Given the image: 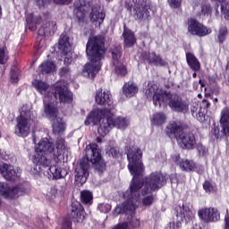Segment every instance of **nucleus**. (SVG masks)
<instances>
[{
	"label": "nucleus",
	"mask_w": 229,
	"mask_h": 229,
	"mask_svg": "<svg viewBox=\"0 0 229 229\" xmlns=\"http://www.w3.org/2000/svg\"><path fill=\"white\" fill-rule=\"evenodd\" d=\"M128 169L133 176L129 189L123 193L124 202L116 206L114 210V216L123 214L126 217L124 223L118 224L113 229H132L140 226V220L135 216V210L140 201V191L143 196L151 194L165 185V177L158 172L152 173L148 177L139 181V177L144 171L142 165V150L139 148H131L127 153Z\"/></svg>",
	"instance_id": "f257e3e1"
},
{
	"label": "nucleus",
	"mask_w": 229,
	"mask_h": 229,
	"mask_svg": "<svg viewBox=\"0 0 229 229\" xmlns=\"http://www.w3.org/2000/svg\"><path fill=\"white\" fill-rule=\"evenodd\" d=\"M35 151L36 154L32 158L34 165L30 169V173L33 174H40L42 167H49L51 165V158L62 160L64 157H69L71 155L70 148L65 144V140L62 138L56 140L55 148L51 140L43 138L36 144Z\"/></svg>",
	"instance_id": "f03ea898"
},
{
	"label": "nucleus",
	"mask_w": 229,
	"mask_h": 229,
	"mask_svg": "<svg viewBox=\"0 0 229 229\" xmlns=\"http://www.w3.org/2000/svg\"><path fill=\"white\" fill-rule=\"evenodd\" d=\"M33 87L43 96L44 112L49 121L53 123V131L55 133H64L65 131V122L58 116V106L53 98V90L55 86L47 84L41 80L32 81Z\"/></svg>",
	"instance_id": "7ed1b4c3"
},
{
	"label": "nucleus",
	"mask_w": 229,
	"mask_h": 229,
	"mask_svg": "<svg viewBox=\"0 0 229 229\" xmlns=\"http://www.w3.org/2000/svg\"><path fill=\"white\" fill-rule=\"evenodd\" d=\"M144 94L148 99L152 98L155 106H159V108H165L168 106L174 112H182V114L189 110V104L182 100V98L158 89V86L153 82L148 84Z\"/></svg>",
	"instance_id": "20e7f679"
},
{
	"label": "nucleus",
	"mask_w": 229,
	"mask_h": 229,
	"mask_svg": "<svg viewBox=\"0 0 229 229\" xmlns=\"http://www.w3.org/2000/svg\"><path fill=\"white\" fill-rule=\"evenodd\" d=\"M86 53L89 62L83 66L82 76L94 80L96 74L101 70V58L105 55L103 37L96 36L89 38L86 46Z\"/></svg>",
	"instance_id": "39448f33"
},
{
	"label": "nucleus",
	"mask_w": 229,
	"mask_h": 229,
	"mask_svg": "<svg viewBox=\"0 0 229 229\" xmlns=\"http://www.w3.org/2000/svg\"><path fill=\"white\" fill-rule=\"evenodd\" d=\"M89 161L91 164H98L101 161V152L98 144L91 143L86 147V158H82L75 168V182L77 185H83L89 178Z\"/></svg>",
	"instance_id": "423d86ee"
},
{
	"label": "nucleus",
	"mask_w": 229,
	"mask_h": 229,
	"mask_svg": "<svg viewBox=\"0 0 229 229\" xmlns=\"http://www.w3.org/2000/svg\"><path fill=\"white\" fill-rule=\"evenodd\" d=\"M35 119H37V113L33 111V106L31 104L23 105L20 112V116L17 118L16 135L18 137H28L30 135L31 121H35Z\"/></svg>",
	"instance_id": "0eeeda50"
},
{
	"label": "nucleus",
	"mask_w": 229,
	"mask_h": 229,
	"mask_svg": "<svg viewBox=\"0 0 229 229\" xmlns=\"http://www.w3.org/2000/svg\"><path fill=\"white\" fill-rule=\"evenodd\" d=\"M166 133L171 139L176 138L177 142L182 144L186 149H192L196 144L194 134L183 132L182 126L176 123H172L166 127Z\"/></svg>",
	"instance_id": "6e6552de"
},
{
	"label": "nucleus",
	"mask_w": 229,
	"mask_h": 229,
	"mask_svg": "<svg viewBox=\"0 0 229 229\" xmlns=\"http://www.w3.org/2000/svg\"><path fill=\"white\" fill-rule=\"evenodd\" d=\"M124 6L136 20L148 19L151 15V8L144 0H125Z\"/></svg>",
	"instance_id": "1a4fd4ad"
},
{
	"label": "nucleus",
	"mask_w": 229,
	"mask_h": 229,
	"mask_svg": "<svg viewBox=\"0 0 229 229\" xmlns=\"http://www.w3.org/2000/svg\"><path fill=\"white\" fill-rule=\"evenodd\" d=\"M175 217H174V221L170 222L169 226L165 229H180L182 228V221H192L194 219V216L196 215V211L194 209L189 208L187 204H182V206H177L174 208Z\"/></svg>",
	"instance_id": "9d476101"
},
{
	"label": "nucleus",
	"mask_w": 229,
	"mask_h": 229,
	"mask_svg": "<svg viewBox=\"0 0 229 229\" xmlns=\"http://www.w3.org/2000/svg\"><path fill=\"white\" fill-rule=\"evenodd\" d=\"M106 121L107 125L102 124L100 127H98V130L101 137H106V135H108L112 128L126 130V128H128V124H130V122L126 120V118L122 116H115L112 111L109 113V114H107V119Z\"/></svg>",
	"instance_id": "9b49d317"
},
{
	"label": "nucleus",
	"mask_w": 229,
	"mask_h": 229,
	"mask_svg": "<svg viewBox=\"0 0 229 229\" xmlns=\"http://www.w3.org/2000/svg\"><path fill=\"white\" fill-rule=\"evenodd\" d=\"M112 111L109 109H99L95 108L93 109L86 117L84 121L85 126H90L92 124L93 126L99 125V128L102 124H105V126H107L106 120L108 119V115H110V113Z\"/></svg>",
	"instance_id": "f8f14e48"
},
{
	"label": "nucleus",
	"mask_w": 229,
	"mask_h": 229,
	"mask_svg": "<svg viewBox=\"0 0 229 229\" xmlns=\"http://www.w3.org/2000/svg\"><path fill=\"white\" fill-rule=\"evenodd\" d=\"M53 99H59L61 103L69 104L72 101V92L67 88L65 81H59L54 85Z\"/></svg>",
	"instance_id": "ddd939ff"
},
{
	"label": "nucleus",
	"mask_w": 229,
	"mask_h": 229,
	"mask_svg": "<svg viewBox=\"0 0 229 229\" xmlns=\"http://www.w3.org/2000/svg\"><path fill=\"white\" fill-rule=\"evenodd\" d=\"M58 49L61 56L64 58V64L70 65L72 63V47L69 42V37L64 34L60 36Z\"/></svg>",
	"instance_id": "4468645a"
},
{
	"label": "nucleus",
	"mask_w": 229,
	"mask_h": 229,
	"mask_svg": "<svg viewBox=\"0 0 229 229\" xmlns=\"http://www.w3.org/2000/svg\"><path fill=\"white\" fill-rule=\"evenodd\" d=\"M123 51V48L121 46H117L116 47L113 48L111 50L112 54V64L114 67V71L117 76H126L128 74V70L126 69V66L123 64V62H121V53Z\"/></svg>",
	"instance_id": "2eb2a0df"
},
{
	"label": "nucleus",
	"mask_w": 229,
	"mask_h": 229,
	"mask_svg": "<svg viewBox=\"0 0 229 229\" xmlns=\"http://www.w3.org/2000/svg\"><path fill=\"white\" fill-rule=\"evenodd\" d=\"M188 33L197 37H206V35H210L212 30L205 27L197 20L191 19L188 21Z\"/></svg>",
	"instance_id": "dca6fc26"
},
{
	"label": "nucleus",
	"mask_w": 229,
	"mask_h": 229,
	"mask_svg": "<svg viewBox=\"0 0 229 229\" xmlns=\"http://www.w3.org/2000/svg\"><path fill=\"white\" fill-rule=\"evenodd\" d=\"M22 194V191L18 186L10 187L6 182H0V196L5 198V199H15Z\"/></svg>",
	"instance_id": "f3484780"
},
{
	"label": "nucleus",
	"mask_w": 229,
	"mask_h": 229,
	"mask_svg": "<svg viewBox=\"0 0 229 229\" xmlns=\"http://www.w3.org/2000/svg\"><path fill=\"white\" fill-rule=\"evenodd\" d=\"M0 173L5 180H17L21 178V168H14L12 165L0 164Z\"/></svg>",
	"instance_id": "a211bd4d"
},
{
	"label": "nucleus",
	"mask_w": 229,
	"mask_h": 229,
	"mask_svg": "<svg viewBox=\"0 0 229 229\" xmlns=\"http://www.w3.org/2000/svg\"><path fill=\"white\" fill-rule=\"evenodd\" d=\"M73 13L79 22H83L85 17L87 16V10H89V4L87 0H79L74 4Z\"/></svg>",
	"instance_id": "6ab92c4d"
},
{
	"label": "nucleus",
	"mask_w": 229,
	"mask_h": 229,
	"mask_svg": "<svg viewBox=\"0 0 229 229\" xmlns=\"http://www.w3.org/2000/svg\"><path fill=\"white\" fill-rule=\"evenodd\" d=\"M199 217L207 223L210 221H219V212L216 208H204L199 211Z\"/></svg>",
	"instance_id": "aec40b11"
},
{
	"label": "nucleus",
	"mask_w": 229,
	"mask_h": 229,
	"mask_svg": "<svg viewBox=\"0 0 229 229\" xmlns=\"http://www.w3.org/2000/svg\"><path fill=\"white\" fill-rule=\"evenodd\" d=\"M47 177L49 180H60L67 176V170L58 166V165L50 166L47 170Z\"/></svg>",
	"instance_id": "412c9836"
},
{
	"label": "nucleus",
	"mask_w": 229,
	"mask_h": 229,
	"mask_svg": "<svg viewBox=\"0 0 229 229\" xmlns=\"http://www.w3.org/2000/svg\"><path fill=\"white\" fill-rule=\"evenodd\" d=\"M105 11L99 5H94L91 9L90 19L92 22H95L96 26H101L103 21H105Z\"/></svg>",
	"instance_id": "4be33fe9"
},
{
	"label": "nucleus",
	"mask_w": 229,
	"mask_h": 229,
	"mask_svg": "<svg viewBox=\"0 0 229 229\" xmlns=\"http://www.w3.org/2000/svg\"><path fill=\"white\" fill-rule=\"evenodd\" d=\"M72 217L75 223H82L85 220V211L79 202L72 204Z\"/></svg>",
	"instance_id": "5701e85b"
},
{
	"label": "nucleus",
	"mask_w": 229,
	"mask_h": 229,
	"mask_svg": "<svg viewBox=\"0 0 229 229\" xmlns=\"http://www.w3.org/2000/svg\"><path fill=\"white\" fill-rule=\"evenodd\" d=\"M142 58H144V60H148L149 64H154L155 65H167V63L155 52L144 53L142 54Z\"/></svg>",
	"instance_id": "b1692460"
},
{
	"label": "nucleus",
	"mask_w": 229,
	"mask_h": 229,
	"mask_svg": "<svg viewBox=\"0 0 229 229\" xmlns=\"http://www.w3.org/2000/svg\"><path fill=\"white\" fill-rule=\"evenodd\" d=\"M220 126L225 133H229V108L224 107L220 113Z\"/></svg>",
	"instance_id": "393cba45"
},
{
	"label": "nucleus",
	"mask_w": 229,
	"mask_h": 229,
	"mask_svg": "<svg viewBox=\"0 0 229 229\" xmlns=\"http://www.w3.org/2000/svg\"><path fill=\"white\" fill-rule=\"evenodd\" d=\"M55 31H56V22L51 21L43 25L38 30V35H41L44 37H51V35H55Z\"/></svg>",
	"instance_id": "a878e982"
},
{
	"label": "nucleus",
	"mask_w": 229,
	"mask_h": 229,
	"mask_svg": "<svg viewBox=\"0 0 229 229\" xmlns=\"http://www.w3.org/2000/svg\"><path fill=\"white\" fill-rule=\"evenodd\" d=\"M110 91L98 89L96 93L95 101L98 105H108L110 103Z\"/></svg>",
	"instance_id": "bb28decb"
},
{
	"label": "nucleus",
	"mask_w": 229,
	"mask_h": 229,
	"mask_svg": "<svg viewBox=\"0 0 229 229\" xmlns=\"http://www.w3.org/2000/svg\"><path fill=\"white\" fill-rule=\"evenodd\" d=\"M208 106H210V103H208L207 99L202 100L198 113L193 117H196L199 123H205V121H207V108H208Z\"/></svg>",
	"instance_id": "cd10ccee"
},
{
	"label": "nucleus",
	"mask_w": 229,
	"mask_h": 229,
	"mask_svg": "<svg viewBox=\"0 0 229 229\" xmlns=\"http://www.w3.org/2000/svg\"><path fill=\"white\" fill-rule=\"evenodd\" d=\"M137 92H139V87H137V84L133 82H127L123 85V94H124L126 98H133Z\"/></svg>",
	"instance_id": "c85d7f7f"
},
{
	"label": "nucleus",
	"mask_w": 229,
	"mask_h": 229,
	"mask_svg": "<svg viewBox=\"0 0 229 229\" xmlns=\"http://www.w3.org/2000/svg\"><path fill=\"white\" fill-rule=\"evenodd\" d=\"M38 71L41 74H50V72L56 71V64L52 61H45L39 65Z\"/></svg>",
	"instance_id": "c756f323"
},
{
	"label": "nucleus",
	"mask_w": 229,
	"mask_h": 229,
	"mask_svg": "<svg viewBox=\"0 0 229 229\" xmlns=\"http://www.w3.org/2000/svg\"><path fill=\"white\" fill-rule=\"evenodd\" d=\"M38 22H40V19H38V15L33 13H28L26 15V28H29L31 31L37 29Z\"/></svg>",
	"instance_id": "7c9ffc66"
},
{
	"label": "nucleus",
	"mask_w": 229,
	"mask_h": 229,
	"mask_svg": "<svg viewBox=\"0 0 229 229\" xmlns=\"http://www.w3.org/2000/svg\"><path fill=\"white\" fill-rule=\"evenodd\" d=\"M186 60L189 67H191L192 71H199V69H201V64L194 54L187 53Z\"/></svg>",
	"instance_id": "2f4dec72"
},
{
	"label": "nucleus",
	"mask_w": 229,
	"mask_h": 229,
	"mask_svg": "<svg viewBox=\"0 0 229 229\" xmlns=\"http://www.w3.org/2000/svg\"><path fill=\"white\" fill-rule=\"evenodd\" d=\"M123 40H124V45L126 47H131L134 46L136 39H135V35H133V32L128 29H124L123 33Z\"/></svg>",
	"instance_id": "473e14b6"
},
{
	"label": "nucleus",
	"mask_w": 229,
	"mask_h": 229,
	"mask_svg": "<svg viewBox=\"0 0 229 229\" xmlns=\"http://www.w3.org/2000/svg\"><path fill=\"white\" fill-rule=\"evenodd\" d=\"M167 116L164 113H156L152 115L150 121L154 126H162L165 123Z\"/></svg>",
	"instance_id": "72a5a7b5"
},
{
	"label": "nucleus",
	"mask_w": 229,
	"mask_h": 229,
	"mask_svg": "<svg viewBox=\"0 0 229 229\" xmlns=\"http://www.w3.org/2000/svg\"><path fill=\"white\" fill-rule=\"evenodd\" d=\"M211 135L215 139H222V137H229V133L225 132V131L219 129V126L214 125L211 129Z\"/></svg>",
	"instance_id": "f704fd0d"
},
{
	"label": "nucleus",
	"mask_w": 229,
	"mask_h": 229,
	"mask_svg": "<svg viewBox=\"0 0 229 229\" xmlns=\"http://www.w3.org/2000/svg\"><path fill=\"white\" fill-rule=\"evenodd\" d=\"M179 165L182 171H192V169L195 167L194 162L189 161L187 159L179 161Z\"/></svg>",
	"instance_id": "c9c22d12"
},
{
	"label": "nucleus",
	"mask_w": 229,
	"mask_h": 229,
	"mask_svg": "<svg viewBox=\"0 0 229 229\" xmlns=\"http://www.w3.org/2000/svg\"><path fill=\"white\" fill-rule=\"evenodd\" d=\"M56 196H58V190L56 187H51L46 193V198L48 201H55V199H56Z\"/></svg>",
	"instance_id": "e433bc0d"
},
{
	"label": "nucleus",
	"mask_w": 229,
	"mask_h": 229,
	"mask_svg": "<svg viewBox=\"0 0 229 229\" xmlns=\"http://www.w3.org/2000/svg\"><path fill=\"white\" fill-rule=\"evenodd\" d=\"M81 199L85 205L92 203V192L89 191H83L81 192Z\"/></svg>",
	"instance_id": "4c0bfd02"
},
{
	"label": "nucleus",
	"mask_w": 229,
	"mask_h": 229,
	"mask_svg": "<svg viewBox=\"0 0 229 229\" xmlns=\"http://www.w3.org/2000/svg\"><path fill=\"white\" fill-rule=\"evenodd\" d=\"M8 62V48L6 47H0V64L4 65Z\"/></svg>",
	"instance_id": "58836bf2"
},
{
	"label": "nucleus",
	"mask_w": 229,
	"mask_h": 229,
	"mask_svg": "<svg viewBox=\"0 0 229 229\" xmlns=\"http://www.w3.org/2000/svg\"><path fill=\"white\" fill-rule=\"evenodd\" d=\"M221 12L225 19L229 21V3L228 1H224L221 3Z\"/></svg>",
	"instance_id": "ea45409f"
},
{
	"label": "nucleus",
	"mask_w": 229,
	"mask_h": 229,
	"mask_svg": "<svg viewBox=\"0 0 229 229\" xmlns=\"http://www.w3.org/2000/svg\"><path fill=\"white\" fill-rule=\"evenodd\" d=\"M154 201L155 198L153 197V195H147L141 199V205L143 207H151Z\"/></svg>",
	"instance_id": "a19ab883"
},
{
	"label": "nucleus",
	"mask_w": 229,
	"mask_h": 229,
	"mask_svg": "<svg viewBox=\"0 0 229 229\" xmlns=\"http://www.w3.org/2000/svg\"><path fill=\"white\" fill-rule=\"evenodd\" d=\"M203 188L206 191V192H209V193H213V192H216V191H217V187L216 186V184H212L208 181H206L203 183Z\"/></svg>",
	"instance_id": "79ce46f5"
},
{
	"label": "nucleus",
	"mask_w": 229,
	"mask_h": 229,
	"mask_svg": "<svg viewBox=\"0 0 229 229\" xmlns=\"http://www.w3.org/2000/svg\"><path fill=\"white\" fill-rule=\"evenodd\" d=\"M227 33H228V31L226 30V28H221L218 30L217 38H218V42L220 44H223L225 42V40H226Z\"/></svg>",
	"instance_id": "37998d69"
},
{
	"label": "nucleus",
	"mask_w": 229,
	"mask_h": 229,
	"mask_svg": "<svg viewBox=\"0 0 229 229\" xmlns=\"http://www.w3.org/2000/svg\"><path fill=\"white\" fill-rule=\"evenodd\" d=\"M106 155H108V157H112L113 158H117V157H119L120 155L119 148L117 147L107 148Z\"/></svg>",
	"instance_id": "c03bdc74"
},
{
	"label": "nucleus",
	"mask_w": 229,
	"mask_h": 229,
	"mask_svg": "<svg viewBox=\"0 0 229 229\" xmlns=\"http://www.w3.org/2000/svg\"><path fill=\"white\" fill-rule=\"evenodd\" d=\"M10 80L12 83H17L19 81V71L17 69L11 70Z\"/></svg>",
	"instance_id": "a18cd8bd"
},
{
	"label": "nucleus",
	"mask_w": 229,
	"mask_h": 229,
	"mask_svg": "<svg viewBox=\"0 0 229 229\" xmlns=\"http://www.w3.org/2000/svg\"><path fill=\"white\" fill-rule=\"evenodd\" d=\"M201 15L205 17H208V15L212 14V7L209 4H204L201 6Z\"/></svg>",
	"instance_id": "49530a36"
},
{
	"label": "nucleus",
	"mask_w": 229,
	"mask_h": 229,
	"mask_svg": "<svg viewBox=\"0 0 229 229\" xmlns=\"http://www.w3.org/2000/svg\"><path fill=\"white\" fill-rule=\"evenodd\" d=\"M98 208L100 212L106 214L112 210V206H110V204H99Z\"/></svg>",
	"instance_id": "de8ad7c7"
},
{
	"label": "nucleus",
	"mask_w": 229,
	"mask_h": 229,
	"mask_svg": "<svg viewBox=\"0 0 229 229\" xmlns=\"http://www.w3.org/2000/svg\"><path fill=\"white\" fill-rule=\"evenodd\" d=\"M170 8H180L182 6V0H167Z\"/></svg>",
	"instance_id": "09e8293b"
},
{
	"label": "nucleus",
	"mask_w": 229,
	"mask_h": 229,
	"mask_svg": "<svg viewBox=\"0 0 229 229\" xmlns=\"http://www.w3.org/2000/svg\"><path fill=\"white\" fill-rule=\"evenodd\" d=\"M199 108H201V105H199V103L194 102L191 105V112L193 117L198 114V112H199Z\"/></svg>",
	"instance_id": "8fccbe9b"
},
{
	"label": "nucleus",
	"mask_w": 229,
	"mask_h": 229,
	"mask_svg": "<svg viewBox=\"0 0 229 229\" xmlns=\"http://www.w3.org/2000/svg\"><path fill=\"white\" fill-rule=\"evenodd\" d=\"M199 155H201L202 157H205V155H207V153H208V148H207V147L203 146V145H199L197 148Z\"/></svg>",
	"instance_id": "3c124183"
},
{
	"label": "nucleus",
	"mask_w": 229,
	"mask_h": 229,
	"mask_svg": "<svg viewBox=\"0 0 229 229\" xmlns=\"http://www.w3.org/2000/svg\"><path fill=\"white\" fill-rule=\"evenodd\" d=\"M61 229H72V223L69 219H64L62 224Z\"/></svg>",
	"instance_id": "603ef678"
},
{
	"label": "nucleus",
	"mask_w": 229,
	"mask_h": 229,
	"mask_svg": "<svg viewBox=\"0 0 229 229\" xmlns=\"http://www.w3.org/2000/svg\"><path fill=\"white\" fill-rule=\"evenodd\" d=\"M72 0H53L55 4H69Z\"/></svg>",
	"instance_id": "864d4df0"
},
{
	"label": "nucleus",
	"mask_w": 229,
	"mask_h": 229,
	"mask_svg": "<svg viewBox=\"0 0 229 229\" xmlns=\"http://www.w3.org/2000/svg\"><path fill=\"white\" fill-rule=\"evenodd\" d=\"M50 0H36L38 6H46Z\"/></svg>",
	"instance_id": "5fc2aeb1"
},
{
	"label": "nucleus",
	"mask_w": 229,
	"mask_h": 229,
	"mask_svg": "<svg viewBox=\"0 0 229 229\" xmlns=\"http://www.w3.org/2000/svg\"><path fill=\"white\" fill-rule=\"evenodd\" d=\"M172 160L174 162H176L177 164H180V154H174L172 156Z\"/></svg>",
	"instance_id": "6e6d98bb"
},
{
	"label": "nucleus",
	"mask_w": 229,
	"mask_h": 229,
	"mask_svg": "<svg viewBox=\"0 0 229 229\" xmlns=\"http://www.w3.org/2000/svg\"><path fill=\"white\" fill-rule=\"evenodd\" d=\"M67 72H69V67H64L60 71L61 76H65V74H67Z\"/></svg>",
	"instance_id": "4d7b16f0"
},
{
	"label": "nucleus",
	"mask_w": 229,
	"mask_h": 229,
	"mask_svg": "<svg viewBox=\"0 0 229 229\" xmlns=\"http://www.w3.org/2000/svg\"><path fill=\"white\" fill-rule=\"evenodd\" d=\"M0 158L6 160V152H4V150L0 149Z\"/></svg>",
	"instance_id": "13d9d810"
},
{
	"label": "nucleus",
	"mask_w": 229,
	"mask_h": 229,
	"mask_svg": "<svg viewBox=\"0 0 229 229\" xmlns=\"http://www.w3.org/2000/svg\"><path fill=\"white\" fill-rule=\"evenodd\" d=\"M225 229H229V214L225 216Z\"/></svg>",
	"instance_id": "bf43d9fd"
},
{
	"label": "nucleus",
	"mask_w": 229,
	"mask_h": 229,
	"mask_svg": "<svg viewBox=\"0 0 229 229\" xmlns=\"http://www.w3.org/2000/svg\"><path fill=\"white\" fill-rule=\"evenodd\" d=\"M1 17H3V9L0 6V19H1Z\"/></svg>",
	"instance_id": "052dcab7"
},
{
	"label": "nucleus",
	"mask_w": 229,
	"mask_h": 229,
	"mask_svg": "<svg viewBox=\"0 0 229 229\" xmlns=\"http://www.w3.org/2000/svg\"><path fill=\"white\" fill-rule=\"evenodd\" d=\"M199 83L200 87H205V84H203V83L201 82V81H199Z\"/></svg>",
	"instance_id": "680f3d73"
},
{
	"label": "nucleus",
	"mask_w": 229,
	"mask_h": 229,
	"mask_svg": "<svg viewBox=\"0 0 229 229\" xmlns=\"http://www.w3.org/2000/svg\"><path fill=\"white\" fill-rule=\"evenodd\" d=\"M97 142L101 143V138H97Z\"/></svg>",
	"instance_id": "e2e57ef3"
},
{
	"label": "nucleus",
	"mask_w": 229,
	"mask_h": 229,
	"mask_svg": "<svg viewBox=\"0 0 229 229\" xmlns=\"http://www.w3.org/2000/svg\"><path fill=\"white\" fill-rule=\"evenodd\" d=\"M196 76H197V75H196V72H194V73L192 74V77H193V78H196Z\"/></svg>",
	"instance_id": "0e129e2a"
},
{
	"label": "nucleus",
	"mask_w": 229,
	"mask_h": 229,
	"mask_svg": "<svg viewBox=\"0 0 229 229\" xmlns=\"http://www.w3.org/2000/svg\"><path fill=\"white\" fill-rule=\"evenodd\" d=\"M216 103H217V98H215Z\"/></svg>",
	"instance_id": "69168bd1"
},
{
	"label": "nucleus",
	"mask_w": 229,
	"mask_h": 229,
	"mask_svg": "<svg viewBox=\"0 0 229 229\" xmlns=\"http://www.w3.org/2000/svg\"><path fill=\"white\" fill-rule=\"evenodd\" d=\"M216 13H219V11L216 9Z\"/></svg>",
	"instance_id": "338daca9"
},
{
	"label": "nucleus",
	"mask_w": 229,
	"mask_h": 229,
	"mask_svg": "<svg viewBox=\"0 0 229 229\" xmlns=\"http://www.w3.org/2000/svg\"><path fill=\"white\" fill-rule=\"evenodd\" d=\"M106 1H108V2H110V1H112V0H106Z\"/></svg>",
	"instance_id": "774afa93"
}]
</instances>
